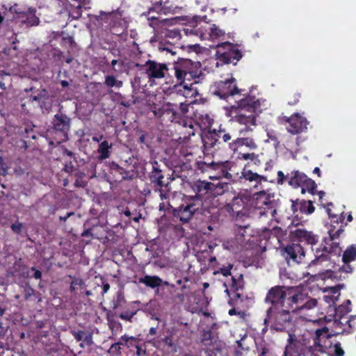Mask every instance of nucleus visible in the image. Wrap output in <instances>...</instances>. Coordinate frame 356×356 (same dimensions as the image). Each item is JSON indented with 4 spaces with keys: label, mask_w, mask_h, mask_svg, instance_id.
I'll use <instances>...</instances> for the list:
<instances>
[{
    "label": "nucleus",
    "mask_w": 356,
    "mask_h": 356,
    "mask_svg": "<svg viewBox=\"0 0 356 356\" xmlns=\"http://www.w3.org/2000/svg\"><path fill=\"white\" fill-rule=\"evenodd\" d=\"M264 325H268L272 332H284L287 334L295 332L296 320L291 312L283 307H270L266 311Z\"/></svg>",
    "instance_id": "f257e3e1"
},
{
    "label": "nucleus",
    "mask_w": 356,
    "mask_h": 356,
    "mask_svg": "<svg viewBox=\"0 0 356 356\" xmlns=\"http://www.w3.org/2000/svg\"><path fill=\"white\" fill-rule=\"evenodd\" d=\"M285 181L293 188H299L302 186H305L307 187L308 193L313 195L316 194V189L317 188L316 182L300 170H292L286 175H285L282 171H278L277 179V184L282 185Z\"/></svg>",
    "instance_id": "f03ea898"
},
{
    "label": "nucleus",
    "mask_w": 356,
    "mask_h": 356,
    "mask_svg": "<svg viewBox=\"0 0 356 356\" xmlns=\"http://www.w3.org/2000/svg\"><path fill=\"white\" fill-rule=\"evenodd\" d=\"M200 64L190 59L179 58L174 64L175 74L180 83L199 77Z\"/></svg>",
    "instance_id": "7ed1b4c3"
},
{
    "label": "nucleus",
    "mask_w": 356,
    "mask_h": 356,
    "mask_svg": "<svg viewBox=\"0 0 356 356\" xmlns=\"http://www.w3.org/2000/svg\"><path fill=\"white\" fill-rule=\"evenodd\" d=\"M243 91V89L238 88L236 79L232 77L225 81L216 82L212 93L220 99L229 102L231 99H234L236 96L240 95V93Z\"/></svg>",
    "instance_id": "20e7f679"
},
{
    "label": "nucleus",
    "mask_w": 356,
    "mask_h": 356,
    "mask_svg": "<svg viewBox=\"0 0 356 356\" xmlns=\"http://www.w3.org/2000/svg\"><path fill=\"white\" fill-rule=\"evenodd\" d=\"M150 111L154 113V117L159 119L162 123L174 122L180 124L181 118L178 114V106L175 104L166 103L161 106L153 104Z\"/></svg>",
    "instance_id": "39448f33"
},
{
    "label": "nucleus",
    "mask_w": 356,
    "mask_h": 356,
    "mask_svg": "<svg viewBox=\"0 0 356 356\" xmlns=\"http://www.w3.org/2000/svg\"><path fill=\"white\" fill-rule=\"evenodd\" d=\"M70 127L71 119L66 114L59 111L54 115L51 122V131L57 136V138H55L57 144L68 139Z\"/></svg>",
    "instance_id": "423d86ee"
},
{
    "label": "nucleus",
    "mask_w": 356,
    "mask_h": 356,
    "mask_svg": "<svg viewBox=\"0 0 356 356\" xmlns=\"http://www.w3.org/2000/svg\"><path fill=\"white\" fill-rule=\"evenodd\" d=\"M233 192V188L229 183L220 181L215 184L211 182L209 202L213 207H220L228 201Z\"/></svg>",
    "instance_id": "0eeeda50"
},
{
    "label": "nucleus",
    "mask_w": 356,
    "mask_h": 356,
    "mask_svg": "<svg viewBox=\"0 0 356 356\" xmlns=\"http://www.w3.org/2000/svg\"><path fill=\"white\" fill-rule=\"evenodd\" d=\"M169 207L172 210L173 216L179 218L183 223H186L202 207V202L198 200L186 197L185 202L179 207L174 208L171 205H169Z\"/></svg>",
    "instance_id": "6e6552de"
},
{
    "label": "nucleus",
    "mask_w": 356,
    "mask_h": 356,
    "mask_svg": "<svg viewBox=\"0 0 356 356\" xmlns=\"http://www.w3.org/2000/svg\"><path fill=\"white\" fill-rule=\"evenodd\" d=\"M309 341L305 338L298 339L291 332L288 334L283 356H307L309 353Z\"/></svg>",
    "instance_id": "1a4fd4ad"
},
{
    "label": "nucleus",
    "mask_w": 356,
    "mask_h": 356,
    "mask_svg": "<svg viewBox=\"0 0 356 356\" xmlns=\"http://www.w3.org/2000/svg\"><path fill=\"white\" fill-rule=\"evenodd\" d=\"M202 169V172L213 171L216 172L214 176H210L211 179H219L225 178L228 180L232 179V175L229 173V170L232 167V162L229 161L215 162L211 161V163H200L198 164Z\"/></svg>",
    "instance_id": "9d476101"
},
{
    "label": "nucleus",
    "mask_w": 356,
    "mask_h": 356,
    "mask_svg": "<svg viewBox=\"0 0 356 356\" xmlns=\"http://www.w3.org/2000/svg\"><path fill=\"white\" fill-rule=\"evenodd\" d=\"M140 71H144L149 82H154L156 79L165 77L168 68L166 64L157 63L153 60H147L144 65L136 64Z\"/></svg>",
    "instance_id": "9b49d317"
},
{
    "label": "nucleus",
    "mask_w": 356,
    "mask_h": 356,
    "mask_svg": "<svg viewBox=\"0 0 356 356\" xmlns=\"http://www.w3.org/2000/svg\"><path fill=\"white\" fill-rule=\"evenodd\" d=\"M220 209L227 213L233 218H241L246 213L243 199L240 195H236L234 191L229 197L228 201L220 207Z\"/></svg>",
    "instance_id": "f8f14e48"
},
{
    "label": "nucleus",
    "mask_w": 356,
    "mask_h": 356,
    "mask_svg": "<svg viewBox=\"0 0 356 356\" xmlns=\"http://www.w3.org/2000/svg\"><path fill=\"white\" fill-rule=\"evenodd\" d=\"M152 168L149 173V179L154 184L155 191H159L161 200L167 198L165 191H168L169 183L165 184L163 181L164 178L163 171L161 165L157 161L151 162Z\"/></svg>",
    "instance_id": "ddd939ff"
},
{
    "label": "nucleus",
    "mask_w": 356,
    "mask_h": 356,
    "mask_svg": "<svg viewBox=\"0 0 356 356\" xmlns=\"http://www.w3.org/2000/svg\"><path fill=\"white\" fill-rule=\"evenodd\" d=\"M306 299L307 296L297 287L288 286L283 308L289 311L291 310L293 312L301 310L303 309V302Z\"/></svg>",
    "instance_id": "4468645a"
},
{
    "label": "nucleus",
    "mask_w": 356,
    "mask_h": 356,
    "mask_svg": "<svg viewBox=\"0 0 356 356\" xmlns=\"http://www.w3.org/2000/svg\"><path fill=\"white\" fill-rule=\"evenodd\" d=\"M234 104L231 106L232 110L246 111L249 113H256L260 108L261 104L258 98L250 93L242 94L236 96L234 99Z\"/></svg>",
    "instance_id": "2eb2a0df"
},
{
    "label": "nucleus",
    "mask_w": 356,
    "mask_h": 356,
    "mask_svg": "<svg viewBox=\"0 0 356 356\" xmlns=\"http://www.w3.org/2000/svg\"><path fill=\"white\" fill-rule=\"evenodd\" d=\"M204 154H213L224 149V144L218 138L216 130L209 131L201 136Z\"/></svg>",
    "instance_id": "dca6fc26"
},
{
    "label": "nucleus",
    "mask_w": 356,
    "mask_h": 356,
    "mask_svg": "<svg viewBox=\"0 0 356 356\" xmlns=\"http://www.w3.org/2000/svg\"><path fill=\"white\" fill-rule=\"evenodd\" d=\"M282 119L289 124L286 127L287 131L293 135L305 132L307 129L309 122L305 117H302L298 113L293 114L290 117L284 116Z\"/></svg>",
    "instance_id": "f3484780"
},
{
    "label": "nucleus",
    "mask_w": 356,
    "mask_h": 356,
    "mask_svg": "<svg viewBox=\"0 0 356 356\" xmlns=\"http://www.w3.org/2000/svg\"><path fill=\"white\" fill-rule=\"evenodd\" d=\"M282 255L287 263L300 264L305 257V251L299 243L288 244L281 250Z\"/></svg>",
    "instance_id": "a211bd4d"
},
{
    "label": "nucleus",
    "mask_w": 356,
    "mask_h": 356,
    "mask_svg": "<svg viewBox=\"0 0 356 356\" xmlns=\"http://www.w3.org/2000/svg\"><path fill=\"white\" fill-rule=\"evenodd\" d=\"M288 286L277 285L271 287L265 298V302L271 304V307H283Z\"/></svg>",
    "instance_id": "6ab92c4d"
},
{
    "label": "nucleus",
    "mask_w": 356,
    "mask_h": 356,
    "mask_svg": "<svg viewBox=\"0 0 356 356\" xmlns=\"http://www.w3.org/2000/svg\"><path fill=\"white\" fill-rule=\"evenodd\" d=\"M222 48L225 51L222 53L218 51V60L225 64L236 65L243 56L242 52L232 43H224Z\"/></svg>",
    "instance_id": "aec40b11"
},
{
    "label": "nucleus",
    "mask_w": 356,
    "mask_h": 356,
    "mask_svg": "<svg viewBox=\"0 0 356 356\" xmlns=\"http://www.w3.org/2000/svg\"><path fill=\"white\" fill-rule=\"evenodd\" d=\"M256 206L260 209L259 212L260 216H268V214L273 216V214L276 212L274 208V201L265 191L257 193Z\"/></svg>",
    "instance_id": "412c9836"
},
{
    "label": "nucleus",
    "mask_w": 356,
    "mask_h": 356,
    "mask_svg": "<svg viewBox=\"0 0 356 356\" xmlns=\"http://www.w3.org/2000/svg\"><path fill=\"white\" fill-rule=\"evenodd\" d=\"M211 187V182L207 181L197 180L193 183L192 188L195 193V195L188 196V198H193L198 200L202 202V206L204 202L206 203L209 200V191Z\"/></svg>",
    "instance_id": "4be33fe9"
},
{
    "label": "nucleus",
    "mask_w": 356,
    "mask_h": 356,
    "mask_svg": "<svg viewBox=\"0 0 356 356\" xmlns=\"http://www.w3.org/2000/svg\"><path fill=\"white\" fill-rule=\"evenodd\" d=\"M291 236L299 242H306L309 245H315L318 242V236L312 232H308L304 229L296 228L290 230Z\"/></svg>",
    "instance_id": "5701e85b"
},
{
    "label": "nucleus",
    "mask_w": 356,
    "mask_h": 356,
    "mask_svg": "<svg viewBox=\"0 0 356 356\" xmlns=\"http://www.w3.org/2000/svg\"><path fill=\"white\" fill-rule=\"evenodd\" d=\"M330 254L327 250V245L323 243V241L314 250V259L309 263V266L321 265L324 262L330 260Z\"/></svg>",
    "instance_id": "b1692460"
},
{
    "label": "nucleus",
    "mask_w": 356,
    "mask_h": 356,
    "mask_svg": "<svg viewBox=\"0 0 356 356\" xmlns=\"http://www.w3.org/2000/svg\"><path fill=\"white\" fill-rule=\"evenodd\" d=\"M109 24L108 25V29L113 31L114 34L120 35L121 33H118V29L122 30L124 28V20L122 18V14L118 11L111 12Z\"/></svg>",
    "instance_id": "393cba45"
},
{
    "label": "nucleus",
    "mask_w": 356,
    "mask_h": 356,
    "mask_svg": "<svg viewBox=\"0 0 356 356\" xmlns=\"http://www.w3.org/2000/svg\"><path fill=\"white\" fill-rule=\"evenodd\" d=\"M244 279L243 275L241 273H236L232 275V284L230 285V291L235 293V298L241 299L242 294L239 291H243L244 289Z\"/></svg>",
    "instance_id": "a878e982"
},
{
    "label": "nucleus",
    "mask_w": 356,
    "mask_h": 356,
    "mask_svg": "<svg viewBox=\"0 0 356 356\" xmlns=\"http://www.w3.org/2000/svg\"><path fill=\"white\" fill-rule=\"evenodd\" d=\"M242 146H245L252 150L257 148V145L251 138H237L229 143V149L234 152Z\"/></svg>",
    "instance_id": "bb28decb"
},
{
    "label": "nucleus",
    "mask_w": 356,
    "mask_h": 356,
    "mask_svg": "<svg viewBox=\"0 0 356 356\" xmlns=\"http://www.w3.org/2000/svg\"><path fill=\"white\" fill-rule=\"evenodd\" d=\"M35 8H29L26 12L20 13L21 22L26 26H37L40 23L39 17L35 15Z\"/></svg>",
    "instance_id": "cd10ccee"
},
{
    "label": "nucleus",
    "mask_w": 356,
    "mask_h": 356,
    "mask_svg": "<svg viewBox=\"0 0 356 356\" xmlns=\"http://www.w3.org/2000/svg\"><path fill=\"white\" fill-rule=\"evenodd\" d=\"M234 120L241 124L245 125V131H252L250 127L256 125V115L255 113H250L248 115L238 113L234 117Z\"/></svg>",
    "instance_id": "c85d7f7f"
},
{
    "label": "nucleus",
    "mask_w": 356,
    "mask_h": 356,
    "mask_svg": "<svg viewBox=\"0 0 356 356\" xmlns=\"http://www.w3.org/2000/svg\"><path fill=\"white\" fill-rule=\"evenodd\" d=\"M189 104L186 103H180L178 106V114L180 115L181 122L180 124H182L184 127H186L188 126L190 131H188V135H195L194 132V127L192 122L190 121L189 124H188L187 120L185 119L186 114L188 112Z\"/></svg>",
    "instance_id": "c756f323"
},
{
    "label": "nucleus",
    "mask_w": 356,
    "mask_h": 356,
    "mask_svg": "<svg viewBox=\"0 0 356 356\" xmlns=\"http://www.w3.org/2000/svg\"><path fill=\"white\" fill-rule=\"evenodd\" d=\"M138 282L151 289L159 287L163 284V280L157 275H145L143 277H139Z\"/></svg>",
    "instance_id": "7c9ffc66"
},
{
    "label": "nucleus",
    "mask_w": 356,
    "mask_h": 356,
    "mask_svg": "<svg viewBox=\"0 0 356 356\" xmlns=\"http://www.w3.org/2000/svg\"><path fill=\"white\" fill-rule=\"evenodd\" d=\"M111 12L99 11L98 15H93L91 17L92 23L99 27H104L108 29V25L109 24Z\"/></svg>",
    "instance_id": "2f4dec72"
},
{
    "label": "nucleus",
    "mask_w": 356,
    "mask_h": 356,
    "mask_svg": "<svg viewBox=\"0 0 356 356\" xmlns=\"http://www.w3.org/2000/svg\"><path fill=\"white\" fill-rule=\"evenodd\" d=\"M242 177L247 181H254L256 187L257 184H261L262 182L268 181L267 177L260 175L256 172H252L250 170L244 169L242 172Z\"/></svg>",
    "instance_id": "473e14b6"
},
{
    "label": "nucleus",
    "mask_w": 356,
    "mask_h": 356,
    "mask_svg": "<svg viewBox=\"0 0 356 356\" xmlns=\"http://www.w3.org/2000/svg\"><path fill=\"white\" fill-rule=\"evenodd\" d=\"M110 169L112 172L120 174L122 176L121 180H131L134 179L133 172L125 170L115 162H112L110 164Z\"/></svg>",
    "instance_id": "72a5a7b5"
},
{
    "label": "nucleus",
    "mask_w": 356,
    "mask_h": 356,
    "mask_svg": "<svg viewBox=\"0 0 356 356\" xmlns=\"http://www.w3.org/2000/svg\"><path fill=\"white\" fill-rule=\"evenodd\" d=\"M85 229L81 233L83 237H90L91 238H100L102 235L99 234L98 229L102 228V226L98 225H94L92 227H90L89 222L84 224Z\"/></svg>",
    "instance_id": "f704fd0d"
},
{
    "label": "nucleus",
    "mask_w": 356,
    "mask_h": 356,
    "mask_svg": "<svg viewBox=\"0 0 356 356\" xmlns=\"http://www.w3.org/2000/svg\"><path fill=\"white\" fill-rule=\"evenodd\" d=\"M111 148L112 144L109 143L107 140H104L100 143L97 149V153L99 154L98 159L103 161L109 158Z\"/></svg>",
    "instance_id": "c9c22d12"
},
{
    "label": "nucleus",
    "mask_w": 356,
    "mask_h": 356,
    "mask_svg": "<svg viewBox=\"0 0 356 356\" xmlns=\"http://www.w3.org/2000/svg\"><path fill=\"white\" fill-rule=\"evenodd\" d=\"M120 339L124 342V345L128 348L135 346V343L137 341V339L136 337L132 336L128 337L126 334L122 336ZM136 348L137 356H141L142 355L146 354V350H143L140 346L136 345Z\"/></svg>",
    "instance_id": "e433bc0d"
},
{
    "label": "nucleus",
    "mask_w": 356,
    "mask_h": 356,
    "mask_svg": "<svg viewBox=\"0 0 356 356\" xmlns=\"http://www.w3.org/2000/svg\"><path fill=\"white\" fill-rule=\"evenodd\" d=\"M148 22L149 26L153 28L156 31H159L161 28L169 23V20L168 19H160L159 17L156 16L149 17Z\"/></svg>",
    "instance_id": "4c0bfd02"
},
{
    "label": "nucleus",
    "mask_w": 356,
    "mask_h": 356,
    "mask_svg": "<svg viewBox=\"0 0 356 356\" xmlns=\"http://www.w3.org/2000/svg\"><path fill=\"white\" fill-rule=\"evenodd\" d=\"M356 260V245L353 244L347 247L343 252L342 261L343 263H350Z\"/></svg>",
    "instance_id": "58836bf2"
},
{
    "label": "nucleus",
    "mask_w": 356,
    "mask_h": 356,
    "mask_svg": "<svg viewBox=\"0 0 356 356\" xmlns=\"http://www.w3.org/2000/svg\"><path fill=\"white\" fill-rule=\"evenodd\" d=\"M350 305L351 301L350 300H346L345 302H343L342 305L336 307V317H337L339 320L343 318L347 314H348L351 311V309L350 307Z\"/></svg>",
    "instance_id": "ea45409f"
},
{
    "label": "nucleus",
    "mask_w": 356,
    "mask_h": 356,
    "mask_svg": "<svg viewBox=\"0 0 356 356\" xmlns=\"http://www.w3.org/2000/svg\"><path fill=\"white\" fill-rule=\"evenodd\" d=\"M315 207L313 205V202L311 200H300L299 203V211L301 213L309 215L314 213Z\"/></svg>",
    "instance_id": "a19ab883"
},
{
    "label": "nucleus",
    "mask_w": 356,
    "mask_h": 356,
    "mask_svg": "<svg viewBox=\"0 0 356 356\" xmlns=\"http://www.w3.org/2000/svg\"><path fill=\"white\" fill-rule=\"evenodd\" d=\"M104 84L108 88H115L119 89L122 87L123 82L122 81L117 79L113 75H106L105 76Z\"/></svg>",
    "instance_id": "79ce46f5"
},
{
    "label": "nucleus",
    "mask_w": 356,
    "mask_h": 356,
    "mask_svg": "<svg viewBox=\"0 0 356 356\" xmlns=\"http://www.w3.org/2000/svg\"><path fill=\"white\" fill-rule=\"evenodd\" d=\"M108 325L109 329L111 330L112 335H116L118 332L122 330V325L118 321L111 318L108 315L107 316Z\"/></svg>",
    "instance_id": "37998d69"
},
{
    "label": "nucleus",
    "mask_w": 356,
    "mask_h": 356,
    "mask_svg": "<svg viewBox=\"0 0 356 356\" xmlns=\"http://www.w3.org/2000/svg\"><path fill=\"white\" fill-rule=\"evenodd\" d=\"M197 82L195 81L193 83H191V84H187L184 82V83H182L183 84V86H184V95L186 97H195L198 92H197V90L196 88H193V86L194 84H196Z\"/></svg>",
    "instance_id": "c03bdc74"
},
{
    "label": "nucleus",
    "mask_w": 356,
    "mask_h": 356,
    "mask_svg": "<svg viewBox=\"0 0 356 356\" xmlns=\"http://www.w3.org/2000/svg\"><path fill=\"white\" fill-rule=\"evenodd\" d=\"M74 186L79 188H84L87 186V181L85 180L86 173L83 172H77L74 174Z\"/></svg>",
    "instance_id": "a18cd8bd"
},
{
    "label": "nucleus",
    "mask_w": 356,
    "mask_h": 356,
    "mask_svg": "<svg viewBox=\"0 0 356 356\" xmlns=\"http://www.w3.org/2000/svg\"><path fill=\"white\" fill-rule=\"evenodd\" d=\"M343 232V229L341 227L338 230L334 231L333 229H330L328 232L329 236L323 238V243L328 245L330 242L334 240H338L341 234Z\"/></svg>",
    "instance_id": "49530a36"
},
{
    "label": "nucleus",
    "mask_w": 356,
    "mask_h": 356,
    "mask_svg": "<svg viewBox=\"0 0 356 356\" xmlns=\"http://www.w3.org/2000/svg\"><path fill=\"white\" fill-rule=\"evenodd\" d=\"M330 206H333V204L332 202L327 203L326 207V211L329 216V218L331 219V221L337 223H343L345 218L343 213H341L340 216H338L337 215L335 214H332L331 212V209L330 208Z\"/></svg>",
    "instance_id": "de8ad7c7"
},
{
    "label": "nucleus",
    "mask_w": 356,
    "mask_h": 356,
    "mask_svg": "<svg viewBox=\"0 0 356 356\" xmlns=\"http://www.w3.org/2000/svg\"><path fill=\"white\" fill-rule=\"evenodd\" d=\"M327 250L331 255L339 256L341 252L339 241L337 240L330 241V244L327 245Z\"/></svg>",
    "instance_id": "09e8293b"
},
{
    "label": "nucleus",
    "mask_w": 356,
    "mask_h": 356,
    "mask_svg": "<svg viewBox=\"0 0 356 356\" xmlns=\"http://www.w3.org/2000/svg\"><path fill=\"white\" fill-rule=\"evenodd\" d=\"M68 277L72 280L70 286V291L71 293L74 292L77 286L82 287L85 286V282L83 280V279L80 277H74L72 275H69Z\"/></svg>",
    "instance_id": "8fccbe9b"
},
{
    "label": "nucleus",
    "mask_w": 356,
    "mask_h": 356,
    "mask_svg": "<svg viewBox=\"0 0 356 356\" xmlns=\"http://www.w3.org/2000/svg\"><path fill=\"white\" fill-rule=\"evenodd\" d=\"M324 355H325V351L323 346L314 344L313 346H309V353L307 356H323Z\"/></svg>",
    "instance_id": "3c124183"
},
{
    "label": "nucleus",
    "mask_w": 356,
    "mask_h": 356,
    "mask_svg": "<svg viewBox=\"0 0 356 356\" xmlns=\"http://www.w3.org/2000/svg\"><path fill=\"white\" fill-rule=\"evenodd\" d=\"M209 34L212 39H217L225 35V31L220 29L216 24H213L210 28Z\"/></svg>",
    "instance_id": "603ef678"
},
{
    "label": "nucleus",
    "mask_w": 356,
    "mask_h": 356,
    "mask_svg": "<svg viewBox=\"0 0 356 356\" xmlns=\"http://www.w3.org/2000/svg\"><path fill=\"white\" fill-rule=\"evenodd\" d=\"M327 332H328V329L326 327H324L321 329H317L315 331V337L314 339V344L321 346V337L323 334L327 335Z\"/></svg>",
    "instance_id": "864d4df0"
},
{
    "label": "nucleus",
    "mask_w": 356,
    "mask_h": 356,
    "mask_svg": "<svg viewBox=\"0 0 356 356\" xmlns=\"http://www.w3.org/2000/svg\"><path fill=\"white\" fill-rule=\"evenodd\" d=\"M138 309L127 310L124 312L121 313L119 317L124 321L132 322L134 316L137 314Z\"/></svg>",
    "instance_id": "5fc2aeb1"
},
{
    "label": "nucleus",
    "mask_w": 356,
    "mask_h": 356,
    "mask_svg": "<svg viewBox=\"0 0 356 356\" xmlns=\"http://www.w3.org/2000/svg\"><path fill=\"white\" fill-rule=\"evenodd\" d=\"M161 7L163 15L173 13L175 11V7L170 3L169 0H162Z\"/></svg>",
    "instance_id": "6e6d98bb"
},
{
    "label": "nucleus",
    "mask_w": 356,
    "mask_h": 356,
    "mask_svg": "<svg viewBox=\"0 0 356 356\" xmlns=\"http://www.w3.org/2000/svg\"><path fill=\"white\" fill-rule=\"evenodd\" d=\"M162 0H159L153 3L151 7L148 9V14H150L151 12H156L157 14L162 15L163 9L161 7Z\"/></svg>",
    "instance_id": "4d7b16f0"
},
{
    "label": "nucleus",
    "mask_w": 356,
    "mask_h": 356,
    "mask_svg": "<svg viewBox=\"0 0 356 356\" xmlns=\"http://www.w3.org/2000/svg\"><path fill=\"white\" fill-rule=\"evenodd\" d=\"M218 134V138L219 140H221L222 143H230L229 140L232 139V136L229 133H225V130H218L216 131Z\"/></svg>",
    "instance_id": "13d9d810"
},
{
    "label": "nucleus",
    "mask_w": 356,
    "mask_h": 356,
    "mask_svg": "<svg viewBox=\"0 0 356 356\" xmlns=\"http://www.w3.org/2000/svg\"><path fill=\"white\" fill-rule=\"evenodd\" d=\"M165 37L170 39L180 40L181 35L179 31L177 29L168 30L165 33Z\"/></svg>",
    "instance_id": "bf43d9fd"
},
{
    "label": "nucleus",
    "mask_w": 356,
    "mask_h": 356,
    "mask_svg": "<svg viewBox=\"0 0 356 356\" xmlns=\"http://www.w3.org/2000/svg\"><path fill=\"white\" fill-rule=\"evenodd\" d=\"M233 268V264H229L227 266L220 268L218 271L214 272V274L220 273L224 276L232 275L231 270Z\"/></svg>",
    "instance_id": "052dcab7"
},
{
    "label": "nucleus",
    "mask_w": 356,
    "mask_h": 356,
    "mask_svg": "<svg viewBox=\"0 0 356 356\" xmlns=\"http://www.w3.org/2000/svg\"><path fill=\"white\" fill-rule=\"evenodd\" d=\"M239 158L243 160L256 161L258 159V155L254 153H243L240 154Z\"/></svg>",
    "instance_id": "680f3d73"
},
{
    "label": "nucleus",
    "mask_w": 356,
    "mask_h": 356,
    "mask_svg": "<svg viewBox=\"0 0 356 356\" xmlns=\"http://www.w3.org/2000/svg\"><path fill=\"white\" fill-rule=\"evenodd\" d=\"M317 305V300L316 299H310L303 302V309H311Z\"/></svg>",
    "instance_id": "e2e57ef3"
},
{
    "label": "nucleus",
    "mask_w": 356,
    "mask_h": 356,
    "mask_svg": "<svg viewBox=\"0 0 356 356\" xmlns=\"http://www.w3.org/2000/svg\"><path fill=\"white\" fill-rule=\"evenodd\" d=\"M122 344L121 342H116L111 345L108 352L109 353H116L118 355L121 354V347L120 346Z\"/></svg>",
    "instance_id": "0e129e2a"
},
{
    "label": "nucleus",
    "mask_w": 356,
    "mask_h": 356,
    "mask_svg": "<svg viewBox=\"0 0 356 356\" xmlns=\"http://www.w3.org/2000/svg\"><path fill=\"white\" fill-rule=\"evenodd\" d=\"M23 225L22 222H17L11 225V230L17 234H20L22 230Z\"/></svg>",
    "instance_id": "69168bd1"
},
{
    "label": "nucleus",
    "mask_w": 356,
    "mask_h": 356,
    "mask_svg": "<svg viewBox=\"0 0 356 356\" xmlns=\"http://www.w3.org/2000/svg\"><path fill=\"white\" fill-rule=\"evenodd\" d=\"M334 350L335 356H343L344 355V350L341 348V345L339 342L334 345Z\"/></svg>",
    "instance_id": "338daca9"
},
{
    "label": "nucleus",
    "mask_w": 356,
    "mask_h": 356,
    "mask_svg": "<svg viewBox=\"0 0 356 356\" xmlns=\"http://www.w3.org/2000/svg\"><path fill=\"white\" fill-rule=\"evenodd\" d=\"M257 350L259 352L258 356H267L270 352V350L265 345H261L257 347Z\"/></svg>",
    "instance_id": "774afa93"
}]
</instances>
